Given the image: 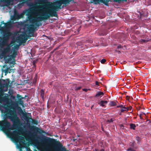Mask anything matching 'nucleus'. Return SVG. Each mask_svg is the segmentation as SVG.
I'll use <instances>...</instances> for the list:
<instances>
[{"instance_id": "f257e3e1", "label": "nucleus", "mask_w": 151, "mask_h": 151, "mask_svg": "<svg viewBox=\"0 0 151 151\" xmlns=\"http://www.w3.org/2000/svg\"><path fill=\"white\" fill-rule=\"evenodd\" d=\"M6 116L12 122L13 124L6 119L0 121V130L3 131L7 136L11 138L16 145L17 148L19 149V151H32L28 148L24 137L19 136L21 134L18 131H14L10 132V130H13L17 126H20L22 125L21 122L16 114H6Z\"/></svg>"}, {"instance_id": "f03ea898", "label": "nucleus", "mask_w": 151, "mask_h": 151, "mask_svg": "<svg viewBox=\"0 0 151 151\" xmlns=\"http://www.w3.org/2000/svg\"><path fill=\"white\" fill-rule=\"evenodd\" d=\"M47 0H34L36 8H42L39 9H36L33 11L27 14L28 20L31 23L29 25H27L26 27L25 32L29 37L32 36L36 28V27H38L41 25L40 21L43 20V18L41 17H37L38 15H36L34 13V12L39 13L40 14L42 12H45V9L43 8L38 7L39 5L37 4H42L46 2ZM40 5L39 6H40Z\"/></svg>"}, {"instance_id": "7ed1b4c3", "label": "nucleus", "mask_w": 151, "mask_h": 151, "mask_svg": "<svg viewBox=\"0 0 151 151\" xmlns=\"http://www.w3.org/2000/svg\"><path fill=\"white\" fill-rule=\"evenodd\" d=\"M4 35L6 36L3 38L0 37V45L1 47L3 48L2 52L3 54L8 55L10 57L9 60H6V62L8 63L10 60V58H15L17 55V52L19 49V46L16 45L11 48L12 46L11 44L13 43L14 41L12 40L10 44H8L9 38L11 36V34L9 32H6L4 33Z\"/></svg>"}, {"instance_id": "20e7f679", "label": "nucleus", "mask_w": 151, "mask_h": 151, "mask_svg": "<svg viewBox=\"0 0 151 151\" xmlns=\"http://www.w3.org/2000/svg\"><path fill=\"white\" fill-rule=\"evenodd\" d=\"M74 0H60L59 1H57L54 3L55 6H54L52 3L45 4L44 5H40L38 6L39 8H43L45 9V12H42L41 14L39 13L34 12L36 15H42L45 16V19H47L49 17V16L47 14L48 13L52 17H56L57 15L56 11H58L59 9H61L62 4L66 5L70 3Z\"/></svg>"}, {"instance_id": "39448f33", "label": "nucleus", "mask_w": 151, "mask_h": 151, "mask_svg": "<svg viewBox=\"0 0 151 151\" xmlns=\"http://www.w3.org/2000/svg\"><path fill=\"white\" fill-rule=\"evenodd\" d=\"M14 0H0V4L3 5L4 6L10 7V6H12L13 4V1ZM16 1L21 2L24 1L25 0H16Z\"/></svg>"}, {"instance_id": "423d86ee", "label": "nucleus", "mask_w": 151, "mask_h": 151, "mask_svg": "<svg viewBox=\"0 0 151 151\" xmlns=\"http://www.w3.org/2000/svg\"><path fill=\"white\" fill-rule=\"evenodd\" d=\"M26 11H24L20 14L18 13V11L15 9H14V14L13 16H11V19L12 20H15L19 19L22 18L25 13Z\"/></svg>"}, {"instance_id": "0eeeda50", "label": "nucleus", "mask_w": 151, "mask_h": 151, "mask_svg": "<svg viewBox=\"0 0 151 151\" xmlns=\"http://www.w3.org/2000/svg\"><path fill=\"white\" fill-rule=\"evenodd\" d=\"M19 38L20 40L18 42L21 44L25 43L27 39V36L25 34L20 35L19 36Z\"/></svg>"}, {"instance_id": "6e6552de", "label": "nucleus", "mask_w": 151, "mask_h": 151, "mask_svg": "<svg viewBox=\"0 0 151 151\" xmlns=\"http://www.w3.org/2000/svg\"><path fill=\"white\" fill-rule=\"evenodd\" d=\"M14 23L17 24L18 23V22H16L14 23L13 21H11L7 23H5L4 24V28L6 29L12 28L13 24Z\"/></svg>"}, {"instance_id": "1a4fd4ad", "label": "nucleus", "mask_w": 151, "mask_h": 151, "mask_svg": "<svg viewBox=\"0 0 151 151\" xmlns=\"http://www.w3.org/2000/svg\"><path fill=\"white\" fill-rule=\"evenodd\" d=\"M27 114H28V116L27 114H24L23 112H22V115L23 118L24 119L28 122L29 121L30 117H31V114L29 113H27Z\"/></svg>"}, {"instance_id": "9d476101", "label": "nucleus", "mask_w": 151, "mask_h": 151, "mask_svg": "<svg viewBox=\"0 0 151 151\" xmlns=\"http://www.w3.org/2000/svg\"><path fill=\"white\" fill-rule=\"evenodd\" d=\"M29 7H32L34 6L35 7L34 2H32L31 1V0L27 1L24 2Z\"/></svg>"}, {"instance_id": "9b49d317", "label": "nucleus", "mask_w": 151, "mask_h": 151, "mask_svg": "<svg viewBox=\"0 0 151 151\" xmlns=\"http://www.w3.org/2000/svg\"><path fill=\"white\" fill-rule=\"evenodd\" d=\"M117 107H122V109L121 110V112H123L124 111H127L129 110V109L127 107L123 106L122 105L118 106Z\"/></svg>"}, {"instance_id": "f8f14e48", "label": "nucleus", "mask_w": 151, "mask_h": 151, "mask_svg": "<svg viewBox=\"0 0 151 151\" xmlns=\"http://www.w3.org/2000/svg\"><path fill=\"white\" fill-rule=\"evenodd\" d=\"M107 101H101L99 103V104L101 106H105L107 104Z\"/></svg>"}, {"instance_id": "ddd939ff", "label": "nucleus", "mask_w": 151, "mask_h": 151, "mask_svg": "<svg viewBox=\"0 0 151 151\" xmlns=\"http://www.w3.org/2000/svg\"><path fill=\"white\" fill-rule=\"evenodd\" d=\"M25 4L24 2H23L21 3H19L17 5V7L19 9L22 8L23 6H24V4Z\"/></svg>"}, {"instance_id": "4468645a", "label": "nucleus", "mask_w": 151, "mask_h": 151, "mask_svg": "<svg viewBox=\"0 0 151 151\" xmlns=\"http://www.w3.org/2000/svg\"><path fill=\"white\" fill-rule=\"evenodd\" d=\"M104 93L101 92H99L96 94V96L97 97H101L103 95Z\"/></svg>"}, {"instance_id": "2eb2a0df", "label": "nucleus", "mask_w": 151, "mask_h": 151, "mask_svg": "<svg viewBox=\"0 0 151 151\" xmlns=\"http://www.w3.org/2000/svg\"><path fill=\"white\" fill-rule=\"evenodd\" d=\"M130 128L133 129H135L136 126L135 125L133 124H130Z\"/></svg>"}, {"instance_id": "dca6fc26", "label": "nucleus", "mask_w": 151, "mask_h": 151, "mask_svg": "<svg viewBox=\"0 0 151 151\" xmlns=\"http://www.w3.org/2000/svg\"><path fill=\"white\" fill-rule=\"evenodd\" d=\"M116 101H112L110 102V105L112 106H115L116 105Z\"/></svg>"}, {"instance_id": "f3484780", "label": "nucleus", "mask_w": 151, "mask_h": 151, "mask_svg": "<svg viewBox=\"0 0 151 151\" xmlns=\"http://www.w3.org/2000/svg\"><path fill=\"white\" fill-rule=\"evenodd\" d=\"M46 143H49V142L50 141V139L49 138H47L46 139H45L44 141Z\"/></svg>"}, {"instance_id": "a211bd4d", "label": "nucleus", "mask_w": 151, "mask_h": 151, "mask_svg": "<svg viewBox=\"0 0 151 151\" xmlns=\"http://www.w3.org/2000/svg\"><path fill=\"white\" fill-rule=\"evenodd\" d=\"M145 113L143 112H141L139 114V117H140V118L141 119H142V115H145Z\"/></svg>"}, {"instance_id": "6ab92c4d", "label": "nucleus", "mask_w": 151, "mask_h": 151, "mask_svg": "<svg viewBox=\"0 0 151 151\" xmlns=\"http://www.w3.org/2000/svg\"><path fill=\"white\" fill-rule=\"evenodd\" d=\"M106 122L107 123H110L112 122H113V120L112 119H108L106 121Z\"/></svg>"}, {"instance_id": "aec40b11", "label": "nucleus", "mask_w": 151, "mask_h": 151, "mask_svg": "<svg viewBox=\"0 0 151 151\" xmlns=\"http://www.w3.org/2000/svg\"><path fill=\"white\" fill-rule=\"evenodd\" d=\"M41 92L42 97V98H43L44 97V92L42 90H41Z\"/></svg>"}, {"instance_id": "412c9836", "label": "nucleus", "mask_w": 151, "mask_h": 151, "mask_svg": "<svg viewBox=\"0 0 151 151\" xmlns=\"http://www.w3.org/2000/svg\"><path fill=\"white\" fill-rule=\"evenodd\" d=\"M147 41V40H146L141 39L140 40V42H145Z\"/></svg>"}, {"instance_id": "4be33fe9", "label": "nucleus", "mask_w": 151, "mask_h": 151, "mask_svg": "<svg viewBox=\"0 0 151 151\" xmlns=\"http://www.w3.org/2000/svg\"><path fill=\"white\" fill-rule=\"evenodd\" d=\"M106 61V60L105 59H102L101 61L100 62L102 63H104Z\"/></svg>"}, {"instance_id": "5701e85b", "label": "nucleus", "mask_w": 151, "mask_h": 151, "mask_svg": "<svg viewBox=\"0 0 151 151\" xmlns=\"http://www.w3.org/2000/svg\"><path fill=\"white\" fill-rule=\"evenodd\" d=\"M94 2H98L100 1L101 0H93Z\"/></svg>"}, {"instance_id": "b1692460", "label": "nucleus", "mask_w": 151, "mask_h": 151, "mask_svg": "<svg viewBox=\"0 0 151 151\" xmlns=\"http://www.w3.org/2000/svg\"><path fill=\"white\" fill-rule=\"evenodd\" d=\"M11 97L12 99L14 100L15 99V97L14 96H12Z\"/></svg>"}, {"instance_id": "393cba45", "label": "nucleus", "mask_w": 151, "mask_h": 151, "mask_svg": "<svg viewBox=\"0 0 151 151\" xmlns=\"http://www.w3.org/2000/svg\"><path fill=\"white\" fill-rule=\"evenodd\" d=\"M120 127L122 129H123L124 127H123V126L122 125V124L120 125Z\"/></svg>"}, {"instance_id": "a878e982", "label": "nucleus", "mask_w": 151, "mask_h": 151, "mask_svg": "<svg viewBox=\"0 0 151 151\" xmlns=\"http://www.w3.org/2000/svg\"><path fill=\"white\" fill-rule=\"evenodd\" d=\"M136 139L138 141H139V137H136Z\"/></svg>"}, {"instance_id": "bb28decb", "label": "nucleus", "mask_w": 151, "mask_h": 151, "mask_svg": "<svg viewBox=\"0 0 151 151\" xmlns=\"http://www.w3.org/2000/svg\"><path fill=\"white\" fill-rule=\"evenodd\" d=\"M81 88V87H77L76 88V89L79 90Z\"/></svg>"}, {"instance_id": "cd10ccee", "label": "nucleus", "mask_w": 151, "mask_h": 151, "mask_svg": "<svg viewBox=\"0 0 151 151\" xmlns=\"http://www.w3.org/2000/svg\"><path fill=\"white\" fill-rule=\"evenodd\" d=\"M98 82H97V81H96V85H98Z\"/></svg>"}, {"instance_id": "c85d7f7f", "label": "nucleus", "mask_w": 151, "mask_h": 151, "mask_svg": "<svg viewBox=\"0 0 151 151\" xmlns=\"http://www.w3.org/2000/svg\"><path fill=\"white\" fill-rule=\"evenodd\" d=\"M50 145L51 146H53L54 145V144L53 143H50Z\"/></svg>"}, {"instance_id": "c756f323", "label": "nucleus", "mask_w": 151, "mask_h": 151, "mask_svg": "<svg viewBox=\"0 0 151 151\" xmlns=\"http://www.w3.org/2000/svg\"><path fill=\"white\" fill-rule=\"evenodd\" d=\"M83 90L84 91H86L87 90V89H83Z\"/></svg>"}, {"instance_id": "7c9ffc66", "label": "nucleus", "mask_w": 151, "mask_h": 151, "mask_svg": "<svg viewBox=\"0 0 151 151\" xmlns=\"http://www.w3.org/2000/svg\"><path fill=\"white\" fill-rule=\"evenodd\" d=\"M42 133H45V132L44 131H42Z\"/></svg>"}, {"instance_id": "2f4dec72", "label": "nucleus", "mask_w": 151, "mask_h": 151, "mask_svg": "<svg viewBox=\"0 0 151 151\" xmlns=\"http://www.w3.org/2000/svg\"><path fill=\"white\" fill-rule=\"evenodd\" d=\"M120 47H121V46H118V47H118V49L119 48H120Z\"/></svg>"}, {"instance_id": "473e14b6", "label": "nucleus", "mask_w": 151, "mask_h": 151, "mask_svg": "<svg viewBox=\"0 0 151 151\" xmlns=\"http://www.w3.org/2000/svg\"><path fill=\"white\" fill-rule=\"evenodd\" d=\"M130 150V149H128L127 150V151H129V150Z\"/></svg>"}]
</instances>
